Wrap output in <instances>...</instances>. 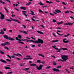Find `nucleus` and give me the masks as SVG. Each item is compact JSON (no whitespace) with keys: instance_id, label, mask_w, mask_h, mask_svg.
I'll return each instance as SVG.
<instances>
[{"instance_id":"obj_1","label":"nucleus","mask_w":74,"mask_h":74,"mask_svg":"<svg viewBox=\"0 0 74 74\" xmlns=\"http://www.w3.org/2000/svg\"><path fill=\"white\" fill-rule=\"evenodd\" d=\"M61 58L62 59L64 60L63 61H64V62L66 61V60H67L69 58H68V56H65L64 55H62L61 56Z\"/></svg>"},{"instance_id":"obj_56","label":"nucleus","mask_w":74,"mask_h":74,"mask_svg":"<svg viewBox=\"0 0 74 74\" xmlns=\"http://www.w3.org/2000/svg\"><path fill=\"white\" fill-rule=\"evenodd\" d=\"M5 0V1H8V2H9V3L10 4H11V2H10V1H8V0Z\"/></svg>"},{"instance_id":"obj_11","label":"nucleus","mask_w":74,"mask_h":74,"mask_svg":"<svg viewBox=\"0 0 74 74\" xmlns=\"http://www.w3.org/2000/svg\"><path fill=\"white\" fill-rule=\"evenodd\" d=\"M22 12H23L22 14H24V15H25V16H26V17H27V14H26L25 13V12H26V11H21Z\"/></svg>"},{"instance_id":"obj_61","label":"nucleus","mask_w":74,"mask_h":74,"mask_svg":"<svg viewBox=\"0 0 74 74\" xmlns=\"http://www.w3.org/2000/svg\"><path fill=\"white\" fill-rule=\"evenodd\" d=\"M52 34L53 35V36H54V37H56V35H55V34L54 33Z\"/></svg>"},{"instance_id":"obj_38","label":"nucleus","mask_w":74,"mask_h":74,"mask_svg":"<svg viewBox=\"0 0 74 74\" xmlns=\"http://www.w3.org/2000/svg\"><path fill=\"white\" fill-rule=\"evenodd\" d=\"M31 2H30L29 3H27L26 4V5L27 6H28V5H30V4H31Z\"/></svg>"},{"instance_id":"obj_33","label":"nucleus","mask_w":74,"mask_h":74,"mask_svg":"<svg viewBox=\"0 0 74 74\" xmlns=\"http://www.w3.org/2000/svg\"><path fill=\"white\" fill-rule=\"evenodd\" d=\"M46 3H48L49 4H51V3H53L52 2H50L48 1H46Z\"/></svg>"},{"instance_id":"obj_14","label":"nucleus","mask_w":74,"mask_h":74,"mask_svg":"<svg viewBox=\"0 0 74 74\" xmlns=\"http://www.w3.org/2000/svg\"><path fill=\"white\" fill-rule=\"evenodd\" d=\"M55 12H56L57 13H61V11L58 9H57V10H55Z\"/></svg>"},{"instance_id":"obj_58","label":"nucleus","mask_w":74,"mask_h":74,"mask_svg":"<svg viewBox=\"0 0 74 74\" xmlns=\"http://www.w3.org/2000/svg\"><path fill=\"white\" fill-rule=\"evenodd\" d=\"M56 29H62V28H61V27L60 28V27H56Z\"/></svg>"},{"instance_id":"obj_52","label":"nucleus","mask_w":74,"mask_h":74,"mask_svg":"<svg viewBox=\"0 0 74 74\" xmlns=\"http://www.w3.org/2000/svg\"><path fill=\"white\" fill-rule=\"evenodd\" d=\"M16 59H17V60H21V59L20 58H16Z\"/></svg>"},{"instance_id":"obj_28","label":"nucleus","mask_w":74,"mask_h":74,"mask_svg":"<svg viewBox=\"0 0 74 74\" xmlns=\"http://www.w3.org/2000/svg\"><path fill=\"white\" fill-rule=\"evenodd\" d=\"M57 64V63H56L55 62H53V65L54 66H56Z\"/></svg>"},{"instance_id":"obj_2","label":"nucleus","mask_w":74,"mask_h":74,"mask_svg":"<svg viewBox=\"0 0 74 74\" xmlns=\"http://www.w3.org/2000/svg\"><path fill=\"white\" fill-rule=\"evenodd\" d=\"M56 47V46L54 45L52 46V47L53 48H54V49H55L56 50H66V51H68V49L66 48H62L61 49H59L58 48H55Z\"/></svg>"},{"instance_id":"obj_22","label":"nucleus","mask_w":74,"mask_h":74,"mask_svg":"<svg viewBox=\"0 0 74 74\" xmlns=\"http://www.w3.org/2000/svg\"><path fill=\"white\" fill-rule=\"evenodd\" d=\"M30 12H32V13H30V14H31V15H34V12H33L32 11H30Z\"/></svg>"},{"instance_id":"obj_6","label":"nucleus","mask_w":74,"mask_h":74,"mask_svg":"<svg viewBox=\"0 0 74 74\" xmlns=\"http://www.w3.org/2000/svg\"><path fill=\"white\" fill-rule=\"evenodd\" d=\"M0 14H1V16H0V19L1 20H3L4 19V17L5 16H4V15L3 14H2V13L1 12H0Z\"/></svg>"},{"instance_id":"obj_31","label":"nucleus","mask_w":74,"mask_h":74,"mask_svg":"<svg viewBox=\"0 0 74 74\" xmlns=\"http://www.w3.org/2000/svg\"><path fill=\"white\" fill-rule=\"evenodd\" d=\"M0 3H2V4H5V2H3V1H2L1 0H0Z\"/></svg>"},{"instance_id":"obj_7","label":"nucleus","mask_w":74,"mask_h":74,"mask_svg":"<svg viewBox=\"0 0 74 74\" xmlns=\"http://www.w3.org/2000/svg\"><path fill=\"white\" fill-rule=\"evenodd\" d=\"M10 45V43L8 42H5V43H3L1 44V46H5V45Z\"/></svg>"},{"instance_id":"obj_54","label":"nucleus","mask_w":74,"mask_h":74,"mask_svg":"<svg viewBox=\"0 0 74 74\" xmlns=\"http://www.w3.org/2000/svg\"><path fill=\"white\" fill-rule=\"evenodd\" d=\"M18 42L19 43H21V44H25V43H24V42Z\"/></svg>"},{"instance_id":"obj_17","label":"nucleus","mask_w":74,"mask_h":74,"mask_svg":"<svg viewBox=\"0 0 74 74\" xmlns=\"http://www.w3.org/2000/svg\"><path fill=\"white\" fill-rule=\"evenodd\" d=\"M20 33H24V34H28V33L25 31L23 32L22 31H20Z\"/></svg>"},{"instance_id":"obj_29","label":"nucleus","mask_w":74,"mask_h":74,"mask_svg":"<svg viewBox=\"0 0 74 74\" xmlns=\"http://www.w3.org/2000/svg\"><path fill=\"white\" fill-rule=\"evenodd\" d=\"M0 53H1L2 55H4V52H2L0 50Z\"/></svg>"},{"instance_id":"obj_59","label":"nucleus","mask_w":74,"mask_h":74,"mask_svg":"<svg viewBox=\"0 0 74 74\" xmlns=\"http://www.w3.org/2000/svg\"><path fill=\"white\" fill-rule=\"evenodd\" d=\"M6 60H7V61H8V62H12L11 60H9L8 59H7Z\"/></svg>"},{"instance_id":"obj_53","label":"nucleus","mask_w":74,"mask_h":74,"mask_svg":"<svg viewBox=\"0 0 74 74\" xmlns=\"http://www.w3.org/2000/svg\"><path fill=\"white\" fill-rule=\"evenodd\" d=\"M31 38H32V39H33V40H35V41L36 39H35V38H33V37H31Z\"/></svg>"},{"instance_id":"obj_63","label":"nucleus","mask_w":74,"mask_h":74,"mask_svg":"<svg viewBox=\"0 0 74 74\" xmlns=\"http://www.w3.org/2000/svg\"><path fill=\"white\" fill-rule=\"evenodd\" d=\"M15 15H14V14H12V17H14L15 16Z\"/></svg>"},{"instance_id":"obj_45","label":"nucleus","mask_w":74,"mask_h":74,"mask_svg":"<svg viewBox=\"0 0 74 74\" xmlns=\"http://www.w3.org/2000/svg\"><path fill=\"white\" fill-rule=\"evenodd\" d=\"M65 14H68L69 13V11H67L65 12Z\"/></svg>"},{"instance_id":"obj_51","label":"nucleus","mask_w":74,"mask_h":74,"mask_svg":"<svg viewBox=\"0 0 74 74\" xmlns=\"http://www.w3.org/2000/svg\"><path fill=\"white\" fill-rule=\"evenodd\" d=\"M27 58V60H28L29 59H32L33 58Z\"/></svg>"},{"instance_id":"obj_24","label":"nucleus","mask_w":74,"mask_h":74,"mask_svg":"<svg viewBox=\"0 0 74 74\" xmlns=\"http://www.w3.org/2000/svg\"><path fill=\"white\" fill-rule=\"evenodd\" d=\"M30 69L29 68H25V69H23V70H25V71H26V70H29Z\"/></svg>"},{"instance_id":"obj_50","label":"nucleus","mask_w":74,"mask_h":74,"mask_svg":"<svg viewBox=\"0 0 74 74\" xmlns=\"http://www.w3.org/2000/svg\"><path fill=\"white\" fill-rule=\"evenodd\" d=\"M39 4H40V5H44V4H43L42 3H39Z\"/></svg>"},{"instance_id":"obj_57","label":"nucleus","mask_w":74,"mask_h":74,"mask_svg":"<svg viewBox=\"0 0 74 74\" xmlns=\"http://www.w3.org/2000/svg\"><path fill=\"white\" fill-rule=\"evenodd\" d=\"M50 15H52V16H54V14H52V13H50Z\"/></svg>"},{"instance_id":"obj_60","label":"nucleus","mask_w":74,"mask_h":74,"mask_svg":"<svg viewBox=\"0 0 74 74\" xmlns=\"http://www.w3.org/2000/svg\"><path fill=\"white\" fill-rule=\"evenodd\" d=\"M64 25H68V24L67 23H65L64 24Z\"/></svg>"},{"instance_id":"obj_62","label":"nucleus","mask_w":74,"mask_h":74,"mask_svg":"<svg viewBox=\"0 0 74 74\" xmlns=\"http://www.w3.org/2000/svg\"><path fill=\"white\" fill-rule=\"evenodd\" d=\"M45 62H40V63H43V64H45Z\"/></svg>"},{"instance_id":"obj_36","label":"nucleus","mask_w":74,"mask_h":74,"mask_svg":"<svg viewBox=\"0 0 74 74\" xmlns=\"http://www.w3.org/2000/svg\"><path fill=\"white\" fill-rule=\"evenodd\" d=\"M50 68H51V66H47L45 68V69H50Z\"/></svg>"},{"instance_id":"obj_35","label":"nucleus","mask_w":74,"mask_h":74,"mask_svg":"<svg viewBox=\"0 0 74 74\" xmlns=\"http://www.w3.org/2000/svg\"><path fill=\"white\" fill-rule=\"evenodd\" d=\"M68 25H69V26H71L73 24V23H68Z\"/></svg>"},{"instance_id":"obj_12","label":"nucleus","mask_w":74,"mask_h":74,"mask_svg":"<svg viewBox=\"0 0 74 74\" xmlns=\"http://www.w3.org/2000/svg\"><path fill=\"white\" fill-rule=\"evenodd\" d=\"M0 61L1 62H2L3 63H5V64H7V62L4 60H0Z\"/></svg>"},{"instance_id":"obj_34","label":"nucleus","mask_w":74,"mask_h":74,"mask_svg":"<svg viewBox=\"0 0 74 74\" xmlns=\"http://www.w3.org/2000/svg\"><path fill=\"white\" fill-rule=\"evenodd\" d=\"M65 70L66 71V72H67L68 73H70V72L69 70L67 69H65Z\"/></svg>"},{"instance_id":"obj_3","label":"nucleus","mask_w":74,"mask_h":74,"mask_svg":"<svg viewBox=\"0 0 74 74\" xmlns=\"http://www.w3.org/2000/svg\"><path fill=\"white\" fill-rule=\"evenodd\" d=\"M3 37L6 39H7L8 40H11V41H14V40H15L14 39H13L12 38L9 37L6 35H3Z\"/></svg>"},{"instance_id":"obj_55","label":"nucleus","mask_w":74,"mask_h":74,"mask_svg":"<svg viewBox=\"0 0 74 74\" xmlns=\"http://www.w3.org/2000/svg\"><path fill=\"white\" fill-rule=\"evenodd\" d=\"M11 58H15V56H12L11 57Z\"/></svg>"},{"instance_id":"obj_25","label":"nucleus","mask_w":74,"mask_h":74,"mask_svg":"<svg viewBox=\"0 0 74 74\" xmlns=\"http://www.w3.org/2000/svg\"><path fill=\"white\" fill-rule=\"evenodd\" d=\"M70 35V34H67L66 35H64V37H68V36H69Z\"/></svg>"},{"instance_id":"obj_26","label":"nucleus","mask_w":74,"mask_h":74,"mask_svg":"<svg viewBox=\"0 0 74 74\" xmlns=\"http://www.w3.org/2000/svg\"><path fill=\"white\" fill-rule=\"evenodd\" d=\"M18 37L19 38H20V39H21V38H22V36H21V35H18Z\"/></svg>"},{"instance_id":"obj_5","label":"nucleus","mask_w":74,"mask_h":74,"mask_svg":"<svg viewBox=\"0 0 74 74\" xmlns=\"http://www.w3.org/2000/svg\"><path fill=\"white\" fill-rule=\"evenodd\" d=\"M43 67V65H40L39 66H36V69L38 70H41Z\"/></svg>"},{"instance_id":"obj_32","label":"nucleus","mask_w":74,"mask_h":74,"mask_svg":"<svg viewBox=\"0 0 74 74\" xmlns=\"http://www.w3.org/2000/svg\"><path fill=\"white\" fill-rule=\"evenodd\" d=\"M1 34H4V33L3 32V31L2 29L1 30Z\"/></svg>"},{"instance_id":"obj_9","label":"nucleus","mask_w":74,"mask_h":74,"mask_svg":"<svg viewBox=\"0 0 74 74\" xmlns=\"http://www.w3.org/2000/svg\"><path fill=\"white\" fill-rule=\"evenodd\" d=\"M66 40H67V39H66V38L63 39V42H64V43H68V42H69V40L66 41Z\"/></svg>"},{"instance_id":"obj_41","label":"nucleus","mask_w":74,"mask_h":74,"mask_svg":"<svg viewBox=\"0 0 74 74\" xmlns=\"http://www.w3.org/2000/svg\"><path fill=\"white\" fill-rule=\"evenodd\" d=\"M37 63H41V60H38L37 61Z\"/></svg>"},{"instance_id":"obj_30","label":"nucleus","mask_w":74,"mask_h":74,"mask_svg":"<svg viewBox=\"0 0 74 74\" xmlns=\"http://www.w3.org/2000/svg\"><path fill=\"white\" fill-rule=\"evenodd\" d=\"M57 69H60V68H62V66H58L56 67Z\"/></svg>"},{"instance_id":"obj_43","label":"nucleus","mask_w":74,"mask_h":74,"mask_svg":"<svg viewBox=\"0 0 74 74\" xmlns=\"http://www.w3.org/2000/svg\"><path fill=\"white\" fill-rule=\"evenodd\" d=\"M3 8L5 9V11L7 12V13H8V10H7V9L5 8V7H4Z\"/></svg>"},{"instance_id":"obj_48","label":"nucleus","mask_w":74,"mask_h":74,"mask_svg":"<svg viewBox=\"0 0 74 74\" xmlns=\"http://www.w3.org/2000/svg\"><path fill=\"white\" fill-rule=\"evenodd\" d=\"M31 47L32 48H34V47H36V45H32L31 46Z\"/></svg>"},{"instance_id":"obj_10","label":"nucleus","mask_w":74,"mask_h":74,"mask_svg":"<svg viewBox=\"0 0 74 74\" xmlns=\"http://www.w3.org/2000/svg\"><path fill=\"white\" fill-rule=\"evenodd\" d=\"M53 70L54 71H56L57 72H59L60 71V70L58 69H56L55 68L53 69Z\"/></svg>"},{"instance_id":"obj_15","label":"nucleus","mask_w":74,"mask_h":74,"mask_svg":"<svg viewBox=\"0 0 74 74\" xmlns=\"http://www.w3.org/2000/svg\"><path fill=\"white\" fill-rule=\"evenodd\" d=\"M4 68L5 69H6V70H10L11 69V68L8 67H4Z\"/></svg>"},{"instance_id":"obj_39","label":"nucleus","mask_w":74,"mask_h":74,"mask_svg":"<svg viewBox=\"0 0 74 74\" xmlns=\"http://www.w3.org/2000/svg\"><path fill=\"white\" fill-rule=\"evenodd\" d=\"M58 62H60V61H61L62 62H64V61L61 59H58Z\"/></svg>"},{"instance_id":"obj_46","label":"nucleus","mask_w":74,"mask_h":74,"mask_svg":"<svg viewBox=\"0 0 74 74\" xmlns=\"http://www.w3.org/2000/svg\"><path fill=\"white\" fill-rule=\"evenodd\" d=\"M53 22L55 23V22H56V21L55 20L53 19Z\"/></svg>"},{"instance_id":"obj_27","label":"nucleus","mask_w":74,"mask_h":74,"mask_svg":"<svg viewBox=\"0 0 74 74\" xmlns=\"http://www.w3.org/2000/svg\"><path fill=\"white\" fill-rule=\"evenodd\" d=\"M59 41V40H52L51 42H58Z\"/></svg>"},{"instance_id":"obj_21","label":"nucleus","mask_w":74,"mask_h":74,"mask_svg":"<svg viewBox=\"0 0 74 74\" xmlns=\"http://www.w3.org/2000/svg\"><path fill=\"white\" fill-rule=\"evenodd\" d=\"M21 8L24 10H26V8L25 7H21Z\"/></svg>"},{"instance_id":"obj_16","label":"nucleus","mask_w":74,"mask_h":74,"mask_svg":"<svg viewBox=\"0 0 74 74\" xmlns=\"http://www.w3.org/2000/svg\"><path fill=\"white\" fill-rule=\"evenodd\" d=\"M29 41L32 42H33L34 43L35 42V44H37V41H34L33 40H29Z\"/></svg>"},{"instance_id":"obj_4","label":"nucleus","mask_w":74,"mask_h":74,"mask_svg":"<svg viewBox=\"0 0 74 74\" xmlns=\"http://www.w3.org/2000/svg\"><path fill=\"white\" fill-rule=\"evenodd\" d=\"M40 43V44H42L44 43V41L42 39H38V41H36V44Z\"/></svg>"},{"instance_id":"obj_23","label":"nucleus","mask_w":74,"mask_h":74,"mask_svg":"<svg viewBox=\"0 0 74 74\" xmlns=\"http://www.w3.org/2000/svg\"><path fill=\"white\" fill-rule=\"evenodd\" d=\"M63 24V21H62L61 22H60L59 23H57V24H58V25H61V24Z\"/></svg>"},{"instance_id":"obj_47","label":"nucleus","mask_w":74,"mask_h":74,"mask_svg":"<svg viewBox=\"0 0 74 74\" xmlns=\"http://www.w3.org/2000/svg\"><path fill=\"white\" fill-rule=\"evenodd\" d=\"M12 73H13V72H12V71H11L10 72H9L8 73H7V74H12Z\"/></svg>"},{"instance_id":"obj_49","label":"nucleus","mask_w":74,"mask_h":74,"mask_svg":"<svg viewBox=\"0 0 74 74\" xmlns=\"http://www.w3.org/2000/svg\"><path fill=\"white\" fill-rule=\"evenodd\" d=\"M7 56L8 57V58H10V59H11V57L10 56H9L8 55H7Z\"/></svg>"},{"instance_id":"obj_42","label":"nucleus","mask_w":74,"mask_h":74,"mask_svg":"<svg viewBox=\"0 0 74 74\" xmlns=\"http://www.w3.org/2000/svg\"><path fill=\"white\" fill-rule=\"evenodd\" d=\"M4 48H5V49H7V50H8V49H9L6 46H5L4 47Z\"/></svg>"},{"instance_id":"obj_8","label":"nucleus","mask_w":74,"mask_h":74,"mask_svg":"<svg viewBox=\"0 0 74 74\" xmlns=\"http://www.w3.org/2000/svg\"><path fill=\"white\" fill-rule=\"evenodd\" d=\"M10 19L12 20V21H14V22H18L19 23H20V22L18 21V20H16V19L12 18H10Z\"/></svg>"},{"instance_id":"obj_18","label":"nucleus","mask_w":74,"mask_h":74,"mask_svg":"<svg viewBox=\"0 0 74 74\" xmlns=\"http://www.w3.org/2000/svg\"><path fill=\"white\" fill-rule=\"evenodd\" d=\"M37 33H39L40 34H44V33H42V32H40L39 31H37Z\"/></svg>"},{"instance_id":"obj_19","label":"nucleus","mask_w":74,"mask_h":74,"mask_svg":"<svg viewBox=\"0 0 74 74\" xmlns=\"http://www.w3.org/2000/svg\"><path fill=\"white\" fill-rule=\"evenodd\" d=\"M30 66H37V64H30Z\"/></svg>"},{"instance_id":"obj_44","label":"nucleus","mask_w":74,"mask_h":74,"mask_svg":"<svg viewBox=\"0 0 74 74\" xmlns=\"http://www.w3.org/2000/svg\"><path fill=\"white\" fill-rule=\"evenodd\" d=\"M40 26H41V27H42L43 29H45V27L43 25H40Z\"/></svg>"},{"instance_id":"obj_40","label":"nucleus","mask_w":74,"mask_h":74,"mask_svg":"<svg viewBox=\"0 0 74 74\" xmlns=\"http://www.w3.org/2000/svg\"><path fill=\"white\" fill-rule=\"evenodd\" d=\"M57 34H58V35H59V36H62L64 34H60L58 32H57Z\"/></svg>"},{"instance_id":"obj_20","label":"nucleus","mask_w":74,"mask_h":74,"mask_svg":"<svg viewBox=\"0 0 74 74\" xmlns=\"http://www.w3.org/2000/svg\"><path fill=\"white\" fill-rule=\"evenodd\" d=\"M38 55H39V56H40L42 57V58H45V56H44V55H42V54H38Z\"/></svg>"},{"instance_id":"obj_13","label":"nucleus","mask_w":74,"mask_h":74,"mask_svg":"<svg viewBox=\"0 0 74 74\" xmlns=\"http://www.w3.org/2000/svg\"><path fill=\"white\" fill-rule=\"evenodd\" d=\"M13 54L14 55H16V56H18V55L19 56H20L22 57V55H21V54L19 53H17L16 54L15 53H14Z\"/></svg>"},{"instance_id":"obj_64","label":"nucleus","mask_w":74,"mask_h":74,"mask_svg":"<svg viewBox=\"0 0 74 74\" xmlns=\"http://www.w3.org/2000/svg\"><path fill=\"white\" fill-rule=\"evenodd\" d=\"M62 3L63 4H64V5H66V4L64 2H62Z\"/></svg>"},{"instance_id":"obj_37","label":"nucleus","mask_w":74,"mask_h":74,"mask_svg":"<svg viewBox=\"0 0 74 74\" xmlns=\"http://www.w3.org/2000/svg\"><path fill=\"white\" fill-rule=\"evenodd\" d=\"M6 21H8V22H11V20H9L8 19H6Z\"/></svg>"}]
</instances>
